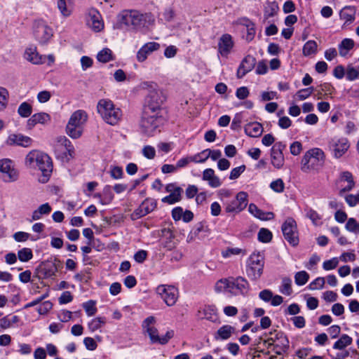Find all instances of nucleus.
Wrapping results in <instances>:
<instances>
[{
    "label": "nucleus",
    "mask_w": 359,
    "mask_h": 359,
    "mask_svg": "<svg viewBox=\"0 0 359 359\" xmlns=\"http://www.w3.org/2000/svg\"><path fill=\"white\" fill-rule=\"evenodd\" d=\"M20 318L18 316H13L11 318L5 316L0 320V327L4 329H8L11 327L13 324L18 323Z\"/></svg>",
    "instance_id": "nucleus-44"
},
{
    "label": "nucleus",
    "mask_w": 359,
    "mask_h": 359,
    "mask_svg": "<svg viewBox=\"0 0 359 359\" xmlns=\"http://www.w3.org/2000/svg\"><path fill=\"white\" fill-rule=\"evenodd\" d=\"M51 210L52 208L48 203L41 205L36 210L33 211L32 215V221L41 219L43 216L48 215Z\"/></svg>",
    "instance_id": "nucleus-32"
},
{
    "label": "nucleus",
    "mask_w": 359,
    "mask_h": 359,
    "mask_svg": "<svg viewBox=\"0 0 359 359\" xmlns=\"http://www.w3.org/2000/svg\"><path fill=\"white\" fill-rule=\"evenodd\" d=\"M279 292L284 295L290 296L292 292V280L288 277L282 278L281 285L279 287Z\"/></svg>",
    "instance_id": "nucleus-38"
},
{
    "label": "nucleus",
    "mask_w": 359,
    "mask_h": 359,
    "mask_svg": "<svg viewBox=\"0 0 359 359\" xmlns=\"http://www.w3.org/2000/svg\"><path fill=\"white\" fill-rule=\"evenodd\" d=\"M34 36L41 43H46L53 36V29L43 21L36 22L34 26Z\"/></svg>",
    "instance_id": "nucleus-16"
},
{
    "label": "nucleus",
    "mask_w": 359,
    "mask_h": 359,
    "mask_svg": "<svg viewBox=\"0 0 359 359\" xmlns=\"http://www.w3.org/2000/svg\"><path fill=\"white\" fill-rule=\"evenodd\" d=\"M163 102L162 92L154 89L150 91L143 110H147L149 108L153 112L163 114V109L161 107Z\"/></svg>",
    "instance_id": "nucleus-14"
},
{
    "label": "nucleus",
    "mask_w": 359,
    "mask_h": 359,
    "mask_svg": "<svg viewBox=\"0 0 359 359\" xmlns=\"http://www.w3.org/2000/svg\"><path fill=\"white\" fill-rule=\"evenodd\" d=\"M242 250L238 248H227L222 252V255L224 258L230 257L232 255H239Z\"/></svg>",
    "instance_id": "nucleus-61"
},
{
    "label": "nucleus",
    "mask_w": 359,
    "mask_h": 359,
    "mask_svg": "<svg viewBox=\"0 0 359 359\" xmlns=\"http://www.w3.org/2000/svg\"><path fill=\"white\" fill-rule=\"evenodd\" d=\"M97 113L107 124L117 125L122 118V111L109 99H101L97 105Z\"/></svg>",
    "instance_id": "nucleus-6"
},
{
    "label": "nucleus",
    "mask_w": 359,
    "mask_h": 359,
    "mask_svg": "<svg viewBox=\"0 0 359 359\" xmlns=\"http://www.w3.org/2000/svg\"><path fill=\"white\" fill-rule=\"evenodd\" d=\"M318 44L313 40L308 41L303 46V55L304 56H309L316 54L317 52Z\"/></svg>",
    "instance_id": "nucleus-43"
},
{
    "label": "nucleus",
    "mask_w": 359,
    "mask_h": 359,
    "mask_svg": "<svg viewBox=\"0 0 359 359\" xmlns=\"http://www.w3.org/2000/svg\"><path fill=\"white\" fill-rule=\"evenodd\" d=\"M282 231L285 239L292 246L299 243V236L296 222L294 219L289 217L282 225Z\"/></svg>",
    "instance_id": "nucleus-11"
},
{
    "label": "nucleus",
    "mask_w": 359,
    "mask_h": 359,
    "mask_svg": "<svg viewBox=\"0 0 359 359\" xmlns=\"http://www.w3.org/2000/svg\"><path fill=\"white\" fill-rule=\"evenodd\" d=\"M279 10L276 1H266L264 8V17L265 19L273 17Z\"/></svg>",
    "instance_id": "nucleus-36"
},
{
    "label": "nucleus",
    "mask_w": 359,
    "mask_h": 359,
    "mask_svg": "<svg viewBox=\"0 0 359 359\" xmlns=\"http://www.w3.org/2000/svg\"><path fill=\"white\" fill-rule=\"evenodd\" d=\"M157 206V202L151 198H147L136 208L131 215L132 219L135 220L141 218L154 211Z\"/></svg>",
    "instance_id": "nucleus-15"
},
{
    "label": "nucleus",
    "mask_w": 359,
    "mask_h": 359,
    "mask_svg": "<svg viewBox=\"0 0 359 359\" xmlns=\"http://www.w3.org/2000/svg\"><path fill=\"white\" fill-rule=\"evenodd\" d=\"M25 57L27 60L34 65L42 64L43 62L42 57L39 55L36 48H28L25 53Z\"/></svg>",
    "instance_id": "nucleus-34"
},
{
    "label": "nucleus",
    "mask_w": 359,
    "mask_h": 359,
    "mask_svg": "<svg viewBox=\"0 0 359 359\" xmlns=\"http://www.w3.org/2000/svg\"><path fill=\"white\" fill-rule=\"evenodd\" d=\"M107 323L105 317H96L88 323V327L92 332L102 327Z\"/></svg>",
    "instance_id": "nucleus-40"
},
{
    "label": "nucleus",
    "mask_w": 359,
    "mask_h": 359,
    "mask_svg": "<svg viewBox=\"0 0 359 359\" xmlns=\"http://www.w3.org/2000/svg\"><path fill=\"white\" fill-rule=\"evenodd\" d=\"M0 177L5 182H13L18 179V172L8 158L0 160Z\"/></svg>",
    "instance_id": "nucleus-13"
},
{
    "label": "nucleus",
    "mask_w": 359,
    "mask_h": 359,
    "mask_svg": "<svg viewBox=\"0 0 359 359\" xmlns=\"http://www.w3.org/2000/svg\"><path fill=\"white\" fill-rule=\"evenodd\" d=\"M203 180L208 182V184L212 188H217L222 185L220 179L215 175L212 168H207L203 172Z\"/></svg>",
    "instance_id": "nucleus-26"
},
{
    "label": "nucleus",
    "mask_w": 359,
    "mask_h": 359,
    "mask_svg": "<svg viewBox=\"0 0 359 359\" xmlns=\"http://www.w3.org/2000/svg\"><path fill=\"white\" fill-rule=\"evenodd\" d=\"M191 161L195 163H203L209 158L207 153V149L194 155L190 156Z\"/></svg>",
    "instance_id": "nucleus-49"
},
{
    "label": "nucleus",
    "mask_w": 359,
    "mask_h": 359,
    "mask_svg": "<svg viewBox=\"0 0 359 359\" xmlns=\"http://www.w3.org/2000/svg\"><path fill=\"white\" fill-rule=\"evenodd\" d=\"M306 215L312 221L315 225H318L320 220L321 219V217L319 215V214L313 209L306 210Z\"/></svg>",
    "instance_id": "nucleus-59"
},
{
    "label": "nucleus",
    "mask_w": 359,
    "mask_h": 359,
    "mask_svg": "<svg viewBox=\"0 0 359 359\" xmlns=\"http://www.w3.org/2000/svg\"><path fill=\"white\" fill-rule=\"evenodd\" d=\"M8 97V91L5 88L0 86V111L6 108Z\"/></svg>",
    "instance_id": "nucleus-50"
},
{
    "label": "nucleus",
    "mask_w": 359,
    "mask_h": 359,
    "mask_svg": "<svg viewBox=\"0 0 359 359\" xmlns=\"http://www.w3.org/2000/svg\"><path fill=\"white\" fill-rule=\"evenodd\" d=\"M245 133L250 137H258L263 133V127L258 122H252L245 126Z\"/></svg>",
    "instance_id": "nucleus-30"
},
{
    "label": "nucleus",
    "mask_w": 359,
    "mask_h": 359,
    "mask_svg": "<svg viewBox=\"0 0 359 359\" xmlns=\"http://www.w3.org/2000/svg\"><path fill=\"white\" fill-rule=\"evenodd\" d=\"M248 201L247 193L240 191L235 197L224 201L225 212L233 215L238 214L246 208Z\"/></svg>",
    "instance_id": "nucleus-9"
},
{
    "label": "nucleus",
    "mask_w": 359,
    "mask_h": 359,
    "mask_svg": "<svg viewBox=\"0 0 359 359\" xmlns=\"http://www.w3.org/2000/svg\"><path fill=\"white\" fill-rule=\"evenodd\" d=\"M156 291L168 306L175 305L179 297L178 290L172 285H161Z\"/></svg>",
    "instance_id": "nucleus-12"
},
{
    "label": "nucleus",
    "mask_w": 359,
    "mask_h": 359,
    "mask_svg": "<svg viewBox=\"0 0 359 359\" xmlns=\"http://www.w3.org/2000/svg\"><path fill=\"white\" fill-rule=\"evenodd\" d=\"M165 191L170 193L168 196L163 197L161 201L170 205L175 204L182 200L183 189L174 183L168 184L165 186Z\"/></svg>",
    "instance_id": "nucleus-18"
},
{
    "label": "nucleus",
    "mask_w": 359,
    "mask_h": 359,
    "mask_svg": "<svg viewBox=\"0 0 359 359\" xmlns=\"http://www.w3.org/2000/svg\"><path fill=\"white\" fill-rule=\"evenodd\" d=\"M248 210L250 213L261 220H270L274 217V214L273 212H264L253 203H250L249 205Z\"/></svg>",
    "instance_id": "nucleus-31"
},
{
    "label": "nucleus",
    "mask_w": 359,
    "mask_h": 359,
    "mask_svg": "<svg viewBox=\"0 0 359 359\" xmlns=\"http://www.w3.org/2000/svg\"><path fill=\"white\" fill-rule=\"evenodd\" d=\"M83 307L85 309L88 316H93L97 312V308L95 307V302L93 301H88L83 304Z\"/></svg>",
    "instance_id": "nucleus-57"
},
{
    "label": "nucleus",
    "mask_w": 359,
    "mask_h": 359,
    "mask_svg": "<svg viewBox=\"0 0 359 359\" xmlns=\"http://www.w3.org/2000/svg\"><path fill=\"white\" fill-rule=\"evenodd\" d=\"M270 188L276 193H282L285 189V184L282 179H277L271 182Z\"/></svg>",
    "instance_id": "nucleus-55"
},
{
    "label": "nucleus",
    "mask_w": 359,
    "mask_h": 359,
    "mask_svg": "<svg viewBox=\"0 0 359 359\" xmlns=\"http://www.w3.org/2000/svg\"><path fill=\"white\" fill-rule=\"evenodd\" d=\"M309 279V273L305 271L297 272L294 275V282L297 285H305Z\"/></svg>",
    "instance_id": "nucleus-48"
},
{
    "label": "nucleus",
    "mask_w": 359,
    "mask_h": 359,
    "mask_svg": "<svg viewBox=\"0 0 359 359\" xmlns=\"http://www.w3.org/2000/svg\"><path fill=\"white\" fill-rule=\"evenodd\" d=\"M6 142L9 146L16 145L22 147H29L32 145L33 140L20 133H13L8 135Z\"/></svg>",
    "instance_id": "nucleus-19"
},
{
    "label": "nucleus",
    "mask_w": 359,
    "mask_h": 359,
    "mask_svg": "<svg viewBox=\"0 0 359 359\" xmlns=\"http://www.w3.org/2000/svg\"><path fill=\"white\" fill-rule=\"evenodd\" d=\"M234 46L232 36L229 34H224L218 41V53L222 56L226 57Z\"/></svg>",
    "instance_id": "nucleus-20"
},
{
    "label": "nucleus",
    "mask_w": 359,
    "mask_h": 359,
    "mask_svg": "<svg viewBox=\"0 0 359 359\" xmlns=\"http://www.w3.org/2000/svg\"><path fill=\"white\" fill-rule=\"evenodd\" d=\"M356 9L353 6H346L340 11V18L345 21V23L351 24L355 19Z\"/></svg>",
    "instance_id": "nucleus-29"
},
{
    "label": "nucleus",
    "mask_w": 359,
    "mask_h": 359,
    "mask_svg": "<svg viewBox=\"0 0 359 359\" xmlns=\"http://www.w3.org/2000/svg\"><path fill=\"white\" fill-rule=\"evenodd\" d=\"M145 331L147 332L152 344L158 343L159 339L158 331L155 327L148 328Z\"/></svg>",
    "instance_id": "nucleus-62"
},
{
    "label": "nucleus",
    "mask_w": 359,
    "mask_h": 359,
    "mask_svg": "<svg viewBox=\"0 0 359 359\" xmlns=\"http://www.w3.org/2000/svg\"><path fill=\"white\" fill-rule=\"evenodd\" d=\"M264 259L259 253H252L247 261L246 273L252 280L260 278L263 273Z\"/></svg>",
    "instance_id": "nucleus-8"
},
{
    "label": "nucleus",
    "mask_w": 359,
    "mask_h": 359,
    "mask_svg": "<svg viewBox=\"0 0 359 359\" xmlns=\"http://www.w3.org/2000/svg\"><path fill=\"white\" fill-rule=\"evenodd\" d=\"M165 118L163 114L153 112L149 108L143 110L140 121L141 132L147 136H153L158 131L159 128L163 125Z\"/></svg>",
    "instance_id": "nucleus-5"
},
{
    "label": "nucleus",
    "mask_w": 359,
    "mask_h": 359,
    "mask_svg": "<svg viewBox=\"0 0 359 359\" xmlns=\"http://www.w3.org/2000/svg\"><path fill=\"white\" fill-rule=\"evenodd\" d=\"M313 92V88L309 87L298 90L295 95V97L299 100H304L309 97Z\"/></svg>",
    "instance_id": "nucleus-54"
},
{
    "label": "nucleus",
    "mask_w": 359,
    "mask_h": 359,
    "mask_svg": "<svg viewBox=\"0 0 359 359\" xmlns=\"http://www.w3.org/2000/svg\"><path fill=\"white\" fill-rule=\"evenodd\" d=\"M277 341L276 343L275 348L273 351L276 353L280 355L283 352L287 351L289 347V341L283 332H276V333Z\"/></svg>",
    "instance_id": "nucleus-27"
},
{
    "label": "nucleus",
    "mask_w": 359,
    "mask_h": 359,
    "mask_svg": "<svg viewBox=\"0 0 359 359\" xmlns=\"http://www.w3.org/2000/svg\"><path fill=\"white\" fill-rule=\"evenodd\" d=\"M103 194L104 196L103 199L100 200V203L102 205H106V204L109 203L114 198V194L111 191V189L110 186L107 185L104 187Z\"/></svg>",
    "instance_id": "nucleus-52"
},
{
    "label": "nucleus",
    "mask_w": 359,
    "mask_h": 359,
    "mask_svg": "<svg viewBox=\"0 0 359 359\" xmlns=\"http://www.w3.org/2000/svg\"><path fill=\"white\" fill-rule=\"evenodd\" d=\"M97 58L101 62H107L113 59L112 51L107 48H103L98 53Z\"/></svg>",
    "instance_id": "nucleus-47"
},
{
    "label": "nucleus",
    "mask_w": 359,
    "mask_h": 359,
    "mask_svg": "<svg viewBox=\"0 0 359 359\" xmlns=\"http://www.w3.org/2000/svg\"><path fill=\"white\" fill-rule=\"evenodd\" d=\"M355 43L351 39H344L338 45L339 54L341 57H346L348 52L353 48Z\"/></svg>",
    "instance_id": "nucleus-33"
},
{
    "label": "nucleus",
    "mask_w": 359,
    "mask_h": 359,
    "mask_svg": "<svg viewBox=\"0 0 359 359\" xmlns=\"http://www.w3.org/2000/svg\"><path fill=\"white\" fill-rule=\"evenodd\" d=\"M255 57L248 55L246 56L240 64L237 70V77L239 79L243 78L247 73L250 72L255 67Z\"/></svg>",
    "instance_id": "nucleus-25"
},
{
    "label": "nucleus",
    "mask_w": 359,
    "mask_h": 359,
    "mask_svg": "<svg viewBox=\"0 0 359 359\" xmlns=\"http://www.w3.org/2000/svg\"><path fill=\"white\" fill-rule=\"evenodd\" d=\"M339 264V259L333 257L330 259L326 260L323 264V268L325 271L333 270L337 268Z\"/></svg>",
    "instance_id": "nucleus-56"
},
{
    "label": "nucleus",
    "mask_w": 359,
    "mask_h": 359,
    "mask_svg": "<svg viewBox=\"0 0 359 359\" xmlns=\"http://www.w3.org/2000/svg\"><path fill=\"white\" fill-rule=\"evenodd\" d=\"M345 228L347 231L353 233H359V222L354 218H349L347 220Z\"/></svg>",
    "instance_id": "nucleus-53"
},
{
    "label": "nucleus",
    "mask_w": 359,
    "mask_h": 359,
    "mask_svg": "<svg viewBox=\"0 0 359 359\" xmlns=\"http://www.w3.org/2000/svg\"><path fill=\"white\" fill-rule=\"evenodd\" d=\"M249 288L250 285L248 280L241 276L220 279L215 285L217 292H226L234 296L247 295Z\"/></svg>",
    "instance_id": "nucleus-3"
},
{
    "label": "nucleus",
    "mask_w": 359,
    "mask_h": 359,
    "mask_svg": "<svg viewBox=\"0 0 359 359\" xmlns=\"http://www.w3.org/2000/svg\"><path fill=\"white\" fill-rule=\"evenodd\" d=\"M50 116L48 114L45 112H40L33 114L27 122V127L28 129H32L36 124L45 125L49 123Z\"/></svg>",
    "instance_id": "nucleus-24"
},
{
    "label": "nucleus",
    "mask_w": 359,
    "mask_h": 359,
    "mask_svg": "<svg viewBox=\"0 0 359 359\" xmlns=\"http://www.w3.org/2000/svg\"><path fill=\"white\" fill-rule=\"evenodd\" d=\"M18 113L21 117L27 118L32 113V107L27 102H24L19 106Z\"/></svg>",
    "instance_id": "nucleus-45"
},
{
    "label": "nucleus",
    "mask_w": 359,
    "mask_h": 359,
    "mask_svg": "<svg viewBox=\"0 0 359 359\" xmlns=\"http://www.w3.org/2000/svg\"><path fill=\"white\" fill-rule=\"evenodd\" d=\"M272 239V233L264 228H262L258 233V240L262 243H269Z\"/></svg>",
    "instance_id": "nucleus-51"
},
{
    "label": "nucleus",
    "mask_w": 359,
    "mask_h": 359,
    "mask_svg": "<svg viewBox=\"0 0 359 359\" xmlns=\"http://www.w3.org/2000/svg\"><path fill=\"white\" fill-rule=\"evenodd\" d=\"M110 176L114 180H118L122 178L123 175V171L122 168L119 166H112L110 169Z\"/></svg>",
    "instance_id": "nucleus-63"
},
{
    "label": "nucleus",
    "mask_w": 359,
    "mask_h": 359,
    "mask_svg": "<svg viewBox=\"0 0 359 359\" xmlns=\"http://www.w3.org/2000/svg\"><path fill=\"white\" fill-rule=\"evenodd\" d=\"M72 0H58L57 8L64 17H68L72 13L71 5Z\"/></svg>",
    "instance_id": "nucleus-39"
},
{
    "label": "nucleus",
    "mask_w": 359,
    "mask_h": 359,
    "mask_svg": "<svg viewBox=\"0 0 359 359\" xmlns=\"http://www.w3.org/2000/svg\"><path fill=\"white\" fill-rule=\"evenodd\" d=\"M245 170V165H244L233 168L230 172L229 179L236 180L238 178Z\"/></svg>",
    "instance_id": "nucleus-64"
},
{
    "label": "nucleus",
    "mask_w": 359,
    "mask_h": 359,
    "mask_svg": "<svg viewBox=\"0 0 359 359\" xmlns=\"http://www.w3.org/2000/svg\"><path fill=\"white\" fill-rule=\"evenodd\" d=\"M142 153L143 156L148 159H153L156 156V150L154 147L150 145L144 146Z\"/></svg>",
    "instance_id": "nucleus-60"
},
{
    "label": "nucleus",
    "mask_w": 359,
    "mask_h": 359,
    "mask_svg": "<svg viewBox=\"0 0 359 359\" xmlns=\"http://www.w3.org/2000/svg\"><path fill=\"white\" fill-rule=\"evenodd\" d=\"M88 25L95 32H100L104 29V22L97 10L95 8L89 10Z\"/></svg>",
    "instance_id": "nucleus-21"
},
{
    "label": "nucleus",
    "mask_w": 359,
    "mask_h": 359,
    "mask_svg": "<svg viewBox=\"0 0 359 359\" xmlns=\"http://www.w3.org/2000/svg\"><path fill=\"white\" fill-rule=\"evenodd\" d=\"M283 146L281 144H276L271 149V163L278 168H281L284 165V156L283 154Z\"/></svg>",
    "instance_id": "nucleus-23"
},
{
    "label": "nucleus",
    "mask_w": 359,
    "mask_h": 359,
    "mask_svg": "<svg viewBox=\"0 0 359 359\" xmlns=\"http://www.w3.org/2000/svg\"><path fill=\"white\" fill-rule=\"evenodd\" d=\"M88 114L83 110H76L71 116L66 127L67 134L73 139L80 137L83 126L87 121Z\"/></svg>",
    "instance_id": "nucleus-7"
},
{
    "label": "nucleus",
    "mask_w": 359,
    "mask_h": 359,
    "mask_svg": "<svg viewBox=\"0 0 359 359\" xmlns=\"http://www.w3.org/2000/svg\"><path fill=\"white\" fill-rule=\"evenodd\" d=\"M198 317L213 321L216 318L215 309L212 306H205L203 309L198 310Z\"/></svg>",
    "instance_id": "nucleus-37"
},
{
    "label": "nucleus",
    "mask_w": 359,
    "mask_h": 359,
    "mask_svg": "<svg viewBox=\"0 0 359 359\" xmlns=\"http://www.w3.org/2000/svg\"><path fill=\"white\" fill-rule=\"evenodd\" d=\"M325 282L324 278L318 277L309 284V287L311 290L322 289L324 287Z\"/></svg>",
    "instance_id": "nucleus-58"
},
{
    "label": "nucleus",
    "mask_w": 359,
    "mask_h": 359,
    "mask_svg": "<svg viewBox=\"0 0 359 359\" xmlns=\"http://www.w3.org/2000/svg\"><path fill=\"white\" fill-rule=\"evenodd\" d=\"M161 46L156 42H148L143 45L137 53V60L139 62H144L148 56L154 51L158 50Z\"/></svg>",
    "instance_id": "nucleus-22"
},
{
    "label": "nucleus",
    "mask_w": 359,
    "mask_h": 359,
    "mask_svg": "<svg viewBox=\"0 0 359 359\" xmlns=\"http://www.w3.org/2000/svg\"><path fill=\"white\" fill-rule=\"evenodd\" d=\"M325 154L320 148H312L305 152L301 160V170L305 173L318 172L325 164Z\"/></svg>",
    "instance_id": "nucleus-4"
},
{
    "label": "nucleus",
    "mask_w": 359,
    "mask_h": 359,
    "mask_svg": "<svg viewBox=\"0 0 359 359\" xmlns=\"http://www.w3.org/2000/svg\"><path fill=\"white\" fill-rule=\"evenodd\" d=\"M235 328L229 325L222 326L215 334V338L216 339L226 340L231 337L234 332Z\"/></svg>",
    "instance_id": "nucleus-35"
},
{
    "label": "nucleus",
    "mask_w": 359,
    "mask_h": 359,
    "mask_svg": "<svg viewBox=\"0 0 359 359\" xmlns=\"http://www.w3.org/2000/svg\"><path fill=\"white\" fill-rule=\"evenodd\" d=\"M329 145L333 156L336 158L341 157L350 147L348 140L345 137L334 138Z\"/></svg>",
    "instance_id": "nucleus-17"
},
{
    "label": "nucleus",
    "mask_w": 359,
    "mask_h": 359,
    "mask_svg": "<svg viewBox=\"0 0 359 359\" xmlns=\"http://www.w3.org/2000/svg\"><path fill=\"white\" fill-rule=\"evenodd\" d=\"M161 236L163 239H165V241L162 242V245L164 248H166L168 250H171L175 248V243L173 241L175 235L170 229L165 228L162 229Z\"/></svg>",
    "instance_id": "nucleus-28"
},
{
    "label": "nucleus",
    "mask_w": 359,
    "mask_h": 359,
    "mask_svg": "<svg viewBox=\"0 0 359 359\" xmlns=\"http://www.w3.org/2000/svg\"><path fill=\"white\" fill-rule=\"evenodd\" d=\"M119 20L121 26L137 32L154 25L155 18L151 13H142L136 10H126L121 13Z\"/></svg>",
    "instance_id": "nucleus-2"
},
{
    "label": "nucleus",
    "mask_w": 359,
    "mask_h": 359,
    "mask_svg": "<svg viewBox=\"0 0 359 359\" xmlns=\"http://www.w3.org/2000/svg\"><path fill=\"white\" fill-rule=\"evenodd\" d=\"M341 180L347 182V185L341 189L340 193L351 191L353 188L355 183L353 181V175L350 172H343L341 175Z\"/></svg>",
    "instance_id": "nucleus-42"
},
{
    "label": "nucleus",
    "mask_w": 359,
    "mask_h": 359,
    "mask_svg": "<svg viewBox=\"0 0 359 359\" xmlns=\"http://www.w3.org/2000/svg\"><path fill=\"white\" fill-rule=\"evenodd\" d=\"M353 339L348 335L344 334L334 344L333 348L342 350L346 346L352 344Z\"/></svg>",
    "instance_id": "nucleus-41"
},
{
    "label": "nucleus",
    "mask_w": 359,
    "mask_h": 359,
    "mask_svg": "<svg viewBox=\"0 0 359 359\" xmlns=\"http://www.w3.org/2000/svg\"><path fill=\"white\" fill-rule=\"evenodd\" d=\"M55 153L57 158L69 161L73 157L74 148L66 137L62 136L57 138V142L55 146Z\"/></svg>",
    "instance_id": "nucleus-10"
},
{
    "label": "nucleus",
    "mask_w": 359,
    "mask_h": 359,
    "mask_svg": "<svg viewBox=\"0 0 359 359\" xmlns=\"http://www.w3.org/2000/svg\"><path fill=\"white\" fill-rule=\"evenodd\" d=\"M33 257L32 250L28 248H24L18 252V258L22 262H27Z\"/></svg>",
    "instance_id": "nucleus-46"
},
{
    "label": "nucleus",
    "mask_w": 359,
    "mask_h": 359,
    "mask_svg": "<svg viewBox=\"0 0 359 359\" xmlns=\"http://www.w3.org/2000/svg\"><path fill=\"white\" fill-rule=\"evenodd\" d=\"M25 163L27 168L37 169L41 172L39 181L46 183L53 171V163L50 157L46 153L34 149L30 151L25 156Z\"/></svg>",
    "instance_id": "nucleus-1"
}]
</instances>
